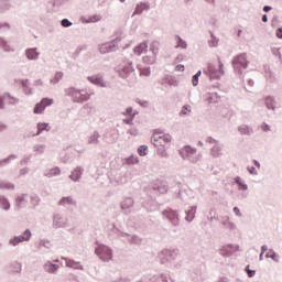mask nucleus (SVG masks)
Instances as JSON below:
<instances>
[{
	"label": "nucleus",
	"mask_w": 282,
	"mask_h": 282,
	"mask_svg": "<svg viewBox=\"0 0 282 282\" xmlns=\"http://www.w3.org/2000/svg\"><path fill=\"white\" fill-rule=\"evenodd\" d=\"M133 206H135V200L131 196L123 198L120 203V209L123 215H131V208H133Z\"/></svg>",
	"instance_id": "ddd939ff"
},
{
	"label": "nucleus",
	"mask_w": 282,
	"mask_h": 282,
	"mask_svg": "<svg viewBox=\"0 0 282 282\" xmlns=\"http://www.w3.org/2000/svg\"><path fill=\"white\" fill-rule=\"evenodd\" d=\"M220 99L221 97L218 93H208L206 97L207 102L210 105L219 102Z\"/></svg>",
	"instance_id": "f704fd0d"
},
{
	"label": "nucleus",
	"mask_w": 282,
	"mask_h": 282,
	"mask_svg": "<svg viewBox=\"0 0 282 282\" xmlns=\"http://www.w3.org/2000/svg\"><path fill=\"white\" fill-rule=\"evenodd\" d=\"M33 151H35V153H45V144H35Z\"/></svg>",
	"instance_id": "774afa93"
},
{
	"label": "nucleus",
	"mask_w": 282,
	"mask_h": 282,
	"mask_svg": "<svg viewBox=\"0 0 282 282\" xmlns=\"http://www.w3.org/2000/svg\"><path fill=\"white\" fill-rule=\"evenodd\" d=\"M83 173H85V169L83 166H77L70 172L68 176L72 182H80V177H83Z\"/></svg>",
	"instance_id": "a211bd4d"
},
{
	"label": "nucleus",
	"mask_w": 282,
	"mask_h": 282,
	"mask_svg": "<svg viewBox=\"0 0 282 282\" xmlns=\"http://www.w3.org/2000/svg\"><path fill=\"white\" fill-rule=\"evenodd\" d=\"M45 112V106L43 105L42 99L35 104L34 108H33V113H35L36 116H41V113Z\"/></svg>",
	"instance_id": "4c0bfd02"
},
{
	"label": "nucleus",
	"mask_w": 282,
	"mask_h": 282,
	"mask_svg": "<svg viewBox=\"0 0 282 282\" xmlns=\"http://www.w3.org/2000/svg\"><path fill=\"white\" fill-rule=\"evenodd\" d=\"M245 272L247 273L249 279H253V276H256V274H257V270L250 269V264H247L245 267Z\"/></svg>",
	"instance_id": "bf43d9fd"
},
{
	"label": "nucleus",
	"mask_w": 282,
	"mask_h": 282,
	"mask_svg": "<svg viewBox=\"0 0 282 282\" xmlns=\"http://www.w3.org/2000/svg\"><path fill=\"white\" fill-rule=\"evenodd\" d=\"M162 216L165 217V219H167V221H170L172 226L174 227L180 226V214L177 213V210L171 207H167L162 212Z\"/></svg>",
	"instance_id": "0eeeda50"
},
{
	"label": "nucleus",
	"mask_w": 282,
	"mask_h": 282,
	"mask_svg": "<svg viewBox=\"0 0 282 282\" xmlns=\"http://www.w3.org/2000/svg\"><path fill=\"white\" fill-rule=\"evenodd\" d=\"M161 85H171L172 87H177L180 85V80H177L176 76L165 75L161 82Z\"/></svg>",
	"instance_id": "5701e85b"
},
{
	"label": "nucleus",
	"mask_w": 282,
	"mask_h": 282,
	"mask_svg": "<svg viewBox=\"0 0 282 282\" xmlns=\"http://www.w3.org/2000/svg\"><path fill=\"white\" fill-rule=\"evenodd\" d=\"M195 215H197V205H193L185 210V221H187V224H192L195 219Z\"/></svg>",
	"instance_id": "412c9836"
},
{
	"label": "nucleus",
	"mask_w": 282,
	"mask_h": 282,
	"mask_svg": "<svg viewBox=\"0 0 282 282\" xmlns=\"http://www.w3.org/2000/svg\"><path fill=\"white\" fill-rule=\"evenodd\" d=\"M95 254L105 263L113 259V250L105 243H98V247L95 249Z\"/></svg>",
	"instance_id": "20e7f679"
},
{
	"label": "nucleus",
	"mask_w": 282,
	"mask_h": 282,
	"mask_svg": "<svg viewBox=\"0 0 282 282\" xmlns=\"http://www.w3.org/2000/svg\"><path fill=\"white\" fill-rule=\"evenodd\" d=\"M111 232H113V235H120V237H131V234L120 230L116 224H112Z\"/></svg>",
	"instance_id": "37998d69"
},
{
	"label": "nucleus",
	"mask_w": 282,
	"mask_h": 282,
	"mask_svg": "<svg viewBox=\"0 0 282 282\" xmlns=\"http://www.w3.org/2000/svg\"><path fill=\"white\" fill-rule=\"evenodd\" d=\"M156 153L161 158H169V153H166V145H162L161 148H156Z\"/></svg>",
	"instance_id": "052dcab7"
},
{
	"label": "nucleus",
	"mask_w": 282,
	"mask_h": 282,
	"mask_svg": "<svg viewBox=\"0 0 282 282\" xmlns=\"http://www.w3.org/2000/svg\"><path fill=\"white\" fill-rule=\"evenodd\" d=\"M122 41L121 36H116L113 40L98 45V52L101 54H111V52H118V43Z\"/></svg>",
	"instance_id": "39448f33"
},
{
	"label": "nucleus",
	"mask_w": 282,
	"mask_h": 282,
	"mask_svg": "<svg viewBox=\"0 0 282 282\" xmlns=\"http://www.w3.org/2000/svg\"><path fill=\"white\" fill-rule=\"evenodd\" d=\"M0 47L3 50V52H12V47H10V44H8V41L0 36Z\"/></svg>",
	"instance_id": "de8ad7c7"
},
{
	"label": "nucleus",
	"mask_w": 282,
	"mask_h": 282,
	"mask_svg": "<svg viewBox=\"0 0 282 282\" xmlns=\"http://www.w3.org/2000/svg\"><path fill=\"white\" fill-rule=\"evenodd\" d=\"M63 217H61L59 214L54 215L53 217V228H67V223L66 221H61Z\"/></svg>",
	"instance_id": "cd10ccee"
},
{
	"label": "nucleus",
	"mask_w": 282,
	"mask_h": 282,
	"mask_svg": "<svg viewBox=\"0 0 282 282\" xmlns=\"http://www.w3.org/2000/svg\"><path fill=\"white\" fill-rule=\"evenodd\" d=\"M19 156L17 154H10L4 159L0 160V169H3V166H8L12 160H17Z\"/></svg>",
	"instance_id": "e433bc0d"
},
{
	"label": "nucleus",
	"mask_w": 282,
	"mask_h": 282,
	"mask_svg": "<svg viewBox=\"0 0 282 282\" xmlns=\"http://www.w3.org/2000/svg\"><path fill=\"white\" fill-rule=\"evenodd\" d=\"M24 54L28 61H39V56H41V53L36 47L26 48Z\"/></svg>",
	"instance_id": "6ab92c4d"
},
{
	"label": "nucleus",
	"mask_w": 282,
	"mask_h": 282,
	"mask_svg": "<svg viewBox=\"0 0 282 282\" xmlns=\"http://www.w3.org/2000/svg\"><path fill=\"white\" fill-rule=\"evenodd\" d=\"M178 256L180 249H163L159 253L158 259L161 265H165V268H171L172 265H175V260Z\"/></svg>",
	"instance_id": "f03ea898"
},
{
	"label": "nucleus",
	"mask_w": 282,
	"mask_h": 282,
	"mask_svg": "<svg viewBox=\"0 0 282 282\" xmlns=\"http://www.w3.org/2000/svg\"><path fill=\"white\" fill-rule=\"evenodd\" d=\"M195 153H197V148H193L188 144L178 150V155H181L183 160H188V162L193 163L197 162V159L193 158Z\"/></svg>",
	"instance_id": "6e6552de"
},
{
	"label": "nucleus",
	"mask_w": 282,
	"mask_h": 282,
	"mask_svg": "<svg viewBox=\"0 0 282 282\" xmlns=\"http://www.w3.org/2000/svg\"><path fill=\"white\" fill-rule=\"evenodd\" d=\"M66 261V268H72L73 270H85V267L80 262L72 260L69 258H62Z\"/></svg>",
	"instance_id": "a878e982"
},
{
	"label": "nucleus",
	"mask_w": 282,
	"mask_h": 282,
	"mask_svg": "<svg viewBox=\"0 0 282 282\" xmlns=\"http://www.w3.org/2000/svg\"><path fill=\"white\" fill-rule=\"evenodd\" d=\"M191 111V105L186 104L182 107L181 111L178 112V116H188Z\"/></svg>",
	"instance_id": "4d7b16f0"
},
{
	"label": "nucleus",
	"mask_w": 282,
	"mask_h": 282,
	"mask_svg": "<svg viewBox=\"0 0 282 282\" xmlns=\"http://www.w3.org/2000/svg\"><path fill=\"white\" fill-rule=\"evenodd\" d=\"M271 53L273 54V56H276L282 63L281 47H272Z\"/></svg>",
	"instance_id": "0e129e2a"
},
{
	"label": "nucleus",
	"mask_w": 282,
	"mask_h": 282,
	"mask_svg": "<svg viewBox=\"0 0 282 282\" xmlns=\"http://www.w3.org/2000/svg\"><path fill=\"white\" fill-rule=\"evenodd\" d=\"M239 245L227 243L219 249V254L220 257L228 259L232 257V254H235L236 252H239Z\"/></svg>",
	"instance_id": "9d476101"
},
{
	"label": "nucleus",
	"mask_w": 282,
	"mask_h": 282,
	"mask_svg": "<svg viewBox=\"0 0 282 282\" xmlns=\"http://www.w3.org/2000/svg\"><path fill=\"white\" fill-rule=\"evenodd\" d=\"M32 239V230L26 228L20 236H13L9 240V246H19V243H23L25 241H30Z\"/></svg>",
	"instance_id": "1a4fd4ad"
},
{
	"label": "nucleus",
	"mask_w": 282,
	"mask_h": 282,
	"mask_svg": "<svg viewBox=\"0 0 282 282\" xmlns=\"http://www.w3.org/2000/svg\"><path fill=\"white\" fill-rule=\"evenodd\" d=\"M263 100H264V105H265L267 109H269L271 111L276 110V99L274 98V96L267 95V96H264Z\"/></svg>",
	"instance_id": "aec40b11"
},
{
	"label": "nucleus",
	"mask_w": 282,
	"mask_h": 282,
	"mask_svg": "<svg viewBox=\"0 0 282 282\" xmlns=\"http://www.w3.org/2000/svg\"><path fill=\"white\" fill-rule=\"evenodd\" d=\"M147 52H149V43L147 41H144L133 47V53L137 56H142V54H144Z\"/></svg>",
	"instance_id": "b1692460"
},
{
	"label": "nucleus",
	"mask_w": 282,
	"mask_h": 282,
	"mask_svg": "<svg viewBox=\"0 0 282 282\" xmlns=\"http://www.w3.org/2000/svg\"><path fill=\"white\" fill-rule=\"evenodd\" d=\"M160 140L163 142L164 147H166V144L171 143L173 137H171L169 133H164L162 137H160Z\"/></svg>",
	"instance_id": "680f3d73"
},
{
	"label": "nucleus",
	"mask_w": 282,
	"mask_h": 282,
	"mask_svg": "<svg viewBox=\"0 0 282 282\" xmlns=\"http://www.w3.org/2000/svg\"><path fill=\"white\" fill-rule=\"evenodd\" d=\"M248 65H250V61H248V53L237 54L231 59V67L239 78L243 76V69H248Z\"/></svg>",
	"instance_id": "f257e3e1"
},
{
	"label": "nucleus",
	"mask_w": 282,
	"mask_h": 282,
	"mask_svg": "<svg viewBox=\"0 0 282 282\" xmlns=\"http://www.w3.org/2000/svg\"><path fill=\"white\" fill-rule=\"evenodd\" d=\"M210 153H212L213 158H220V155H221V148L219 145H214L210 149Z\"/></svg>",
	"instance_id": "864d4df0"
},
{
	"label": "nucleus",
	"mask_w": 282,
	"mask_h": 282,
	"mask_svg": "<svg viewBox=\"0 0 282 282\" xmlns=\"http://www.w3.org/2000/svg\"><path fill=\"white\" fill-rule=\"evenodd\" d=\"M142 61L145 65H153L155 63V55L153 56L145 55L142 57Z\"/></svg>",
	"instance_id": "6e6d98bb"
},
{
	"label": "nucleus",
	"mask_w": 282,
	"mask_h": 282,
	"mask_svg": "<svg viewBox=\"0 0 282 282\" xmlns=\"http://www.w3.org/2000/svg\"><path fill=\"white\" fill-rule=\"evenodd\" d=\"M61 174V167L54 166L48 172H46L44 175L45 177H56L57 175Z\"/></svg>",
	"instance_id": "79ce46f5"
},
{
	"label": "nucleus",
	"mask_w": 282,
	"mask_h": 282,
	"mask_svg": "<svg viewBox=\"0 0 282 282\" xmlns=\"http://www.w3.org/2000/svg\"><path fill=\"white\" fill-rule=\"evenodd\" d=\"M234 182L238 185V191H248V184L241 176L234 177Z\"/></svg>",
	"instance_id": "473e14b6"
},
{
	"label": "nucleus",
	"mask_w": 282,
	"mask_h": 282,
	"mask_svg": "<svg viewBox=\"0 0 282 282\" xmlns=\"http://www.w3.org/2000/svg\"><path fill=\"white\" fill-rule=\"evenodd\" d=\"M151 144H153V147H155V149H160L161 147H164V143L162 141V139L158 138H151Z\"/></svg>",
	"instance_id": "5fc2aeb1"
},
{
	"label": "nucleus",
	"mask_w": 282,
	"mask_h": 282,
	"mask_svg": "<svg viewBox=\"0 0 282 282\" xmlns=\"http://www.w3.org/2000/svg\"><path fill=\"white\" fill-rule=\"evenodd\" d=\"M202 77V70H197L195 75L192 76V85L193 87H197L199 85V78Z\"/></svg>",
	"instance_id": "3c124183"
},
{
	"label": "nucleus",
	"mask_w": 282,
	"mask_h": 282,
	"mask_svg": "<svg viewBox=\"0 0 282 282\" xmlns=\"http://www.w3.org/2000/svg\"><path fill=\"white\" fill-rule=\"evenodd\" d=\"M152 191L156 195H165V193H169V183L166 181L156 180L152 184Z\"/></svg>",
	"instance_id": "9b49d317"
},
{
	"label": "nucleus",
	"mask_w": 282,
	"mask_h": 282,
	"mask_svg": "<svg viewBox=\"0 0 282 282\" xmlns=\"http://www.w3.org/2000/svg\"><path fill=\"white\" fill-rule=\"evenodd\" d=\"M102 20V15L100 14H93L88 19L82 18L83 23H98Z\"/></svg>",
	"instance_id": "c9c22d12"
},
{
	"label": "nucleus",
	"mask_w": 282,
	"mask_h": 282,
	"mask_svg": "<svg viewBox=\"0 0 282 282\" xmlns=\"http://www.w3.org/2000/svg\"><path fill=\"white\" fill-rule=\"evenodd\" d=\"M100 133L98 131H94L93 134L88 139V144H98L100 140Z\"/></svg>",
	"instance_id": "a18cd8bd"
},
{
	"label": "nucleus",
	"mask_w": 282,
	"mask_h": 282,
	"mask_svg": "<svg viewBox=\"0 0 282 282\" xmlns=\"http://www.w3.org/2000/svg\"><path fill=\"white\" fill-rule=\"evenodd\" d=\"M0 208L1 210H10L12 208V205L10 204V199L6 195H0Z\"/></svg>",
	"instance_id": "c756f323"
},
{
	"label": "nucleus",
	"mask_w": 282,
	"mask_h": 282,
	"mask_svg": "<svg viewBox=\"0 0 282 282\" xmlns=\"http://www.w3.org/2000/svg\"><path fill=\"white\" fill-rule=\"evenodd\" d=\"M0 188L6 191H14L15 185L13 183L2 181L0 182Z\"/></svg>",
	"instance_id": "49530a36"
},
{
	"label": "nucleus",
	"mask_w": 282,
	"mask_h": 282,
	"mask_svg": "<svg viewBox=\"0 0 282 282\" xmlns=\"http://www.w3.org/2000/svg\"><path fill=\"white\" fill-rule=\"evenodd\" d=\"M129 243L134 245V246H140L142 243V238H139L138 235H132L128 239Z\"/></svg>",
	"instance_id": "603ef678"
},
{
	"label": "nucleus",
	"mask_w": 282,
	"mask_h": 282,
	"mask_svg": "<svg viewBox=\"0 0 282 282\" xmlns=\"http://www.w3.org/2000/svg\"><path fill=\"white\" fill-rule=\"evenodd\" d=\"M238 131L241 135H252V133H254V130L248 124L239 126Z\"/></svg>",
	"instance_id": "7c9ffc66"
},
{
	"label": "nucleus",
	"mask_w": 282,
	"mask_h": 282,
	"mask_svg": "<svg viewBox=\"0 0 282 282\" xmlns=\"http://www.w3.org/2000/svg\"><path fill=\"white\" fill-rule=\"evenodd\" d=\"M6 99L13 100L9 101V105H17L19 102V98L13 97L10 93H3V95H0V109H6Z\"/></svg>",
	"instance_id": "4468645a"
},
{
	"label": "nucleus",
	"mask_w": 282,
	"mask_h": 282,
	"mask_svg": "<svg viewBox=\"0 0 282 282\" xmlns=\"http://www.w3.org/2000/svg\"><path fill=\"white\" fill-rule=\"evenodd\" d=\"M39 246L41 248H46L47 250H50V248H52V242L47 239H41Z\"/></svg>",
	"instance_id": "e2e57ef3"
},
{
	"label": "nucleus",
	"mask_w": 282,
	"mask_h": 282,
	"mask_svg": "<svg viewBox=\"0 0 282 282\" xmlns=\"http://www.w3.org/2000/svg\"><path fill=\"white\" fill-rule=\"evenodd\" d=\"M139 163H140V158H138V155H133V154L126 158V160H124V164H128L129 166H133Z\"/></svg>",
	"instance_id": "58836bf2"
},
{
	"label": "nucleus",
	"mask_w": 282,
	"mask_h": 282,
	"mask_svg": "<svg viewBox=\"0 0 282 282\" xmlns=\"http://www.w3.org/2000/svg\"><path fill=\"white\" fill-rule=\"evenodd\" d=\"M115 72L118 74L119 78L127 80L135 72L133 67V62L129 61L126 64H120L119 66L115 67Z\"/></svg>",
	"instance_id": "423d86ee"
},
{
	"label": "nucleus",
	"mask_w": 282,
	"mask_h": 282,
	"mask_svg": "<svg viewBox=\"0 0 282 282\" xmlns=\"http://www.w3.org/2000/svg\"><path fill=\"white\" fill-rule=\"evenodd\" d=\"M203 74L208 76L209 80H221V76H224V74H221L217 67L210 64L208 65L207 69H203Z\"/></svg>",
	"instance_id": "f8f14e48"
},
{
	"label": "nucleus",
	"mask_w": 282,
	"mask_h": 282,
	"mask_svg": "<svg viewBox=\"0 0 282 282\" xmlns=\"http://www.w3.org/2000/svg\"><path fill=\"white\" fill-rule=\"evenodd\" d=\"M148 10H151V4L149 2H140L135 6L132 17H138Z\"/></svg>",
	"instance_id": "f3484780"
},
{
	"label": "nucleus",
	"mask_w": 282,
	"mask_h": 282,
	"mask_svg": "<svg viewBox=\"0 0 282 282\" xmlns=\"http://www.w3.org/2000/svg\"><path fill=\"white\" fill-rule=\"evenodd\" d=\"M66 204L68 206H76V200L72 196H64L58 200V206H65Z\"/></svg>",
	"instance_id": "2f4dec72"
},
{
	"label": "nucleus",
	"mask_w": 282,
	"mask_h": 282,
	"mask_svg": "<svg viewBox=\"0 0 282 282\" xmlns=\"http://www.w3.org/2000/svg\"><path fill=\"white\" fill-rule=\"evenodd\" d=\"M85 50H87V45L85 44L77 46L75 52L72 54L70 58H73V61H76L78 56H80V52H85Z\"/></svg>",
	"instance_id": "c03bdc74"
},
{
	"label": "nucleus",
	"mask_w": 282,
	"mask_h": 282,
	"mask_svg": "<svg viewBox=\"0 0 282 282\" xmlns=\"http://www.w3.org/2000/svg\"><path fill=\"white\" fill-rule=\"evenodd\" d=\"M61 25H62V28H72V25H74V22L70 21V20L67 19V18H64V19L61 21Z\"/></svg>",
	"instance_id": "338daca9"
},
{
	"label": "nucleus",
	"mask_w": 282,
	"mask_h": 282,
	"mask_svg": "<svg viewBox=\"0 0 282 282\" xmlns=\"http://www.w3.org/2000/svg\"><path fill=\"white\" fill-rule=\"evenodd\" d=\"M63 80V72H56L54 77L51 79L52 85H58Z\"/></svg>",
	"instance_id": "8fccbe9b"
},
{
	"label": "nucleus",
	"mask_w": 282,
	"mask_h": 282,
	"mask_svg": "<svg viewBox=\"0 0 282 282\" xmlns=\"http://www.w3.org/2000/svg\"><path fill=\"white\" fill-rule=\"evenodd\" d=\"M66 96H70L73 98V102H87L91 98L87 90L85 89H77L76 87H69L65 89Z\"/></svg>",
	"instance_id": "7ed1b4c3"
},
{
	"label": "nucleus",
	"mask_w": 282,
	"mask_h": 282,
	"mask_svg": "<svg viewBox=\"0 0 282 282\" xmlns=\"http://www.w3.org/2000/svg\"><path fill=\"white\" fill-rule=\"evenodd\" d=\"M28 194H21L15 196V204L18 208H25L28 206Z\"/></svg>",
	"instance_id": "bb28decb"
},
{
	"label": "nucleus",
	"mask_w": 282,
	"mask_h": 282,
	"mask_svg": "<svg viewBox=\"0 0 282 282\" xmlns=\"http://www.w3.org/2000/svg\"><path fill=\"white\" fill-rule=\"evenodd\" d=\"M176 39L180 43L178 47H181V50H186V47H188V43H186V41L182 39V36L176 35Z\"/></svg>",
	"instance_id": "69168bd1"
},
{
	"label": "nucleus",
	"mask_w": 282,
	"mask_h": 282,
	"mask_svg": "<svg viewBox=\"0 0 282 282\" xmlns=\"http://www.w3.org/2000/svg\"><path fill=\"white\" fill-rule=\"evenodd\" d=\"M14 83H20L25 96H32L33 91L30 87V79H14Z\"/></svg>",
	"instance_id": "4be33fe9"
},
{
	"label": "nucleus",
	"mask_w": 282,
	"mask_h": 282,
	"mask_svg": "<svg viewBox=\"0 0 282 282\" xmlns=\"http://www.w3.org/2000/svg\"><path fill=\"white\" fill-rule=\"evenodd\" d=\"M87 82L91 83V85H96L97 87H107V82L101 75H91L87 77Z\"/></svg>",
	"instance_id": "2eb2a0df"
},
{
	"label": "nucleus",
	"mask_w": 282,
	"mask_h": 282,
	"mask_svg": "<svg viewBox=\"0 0 282 282\" xmlns=\"http://www.w3.org/2000/svg\"><path fill=\"white\" fill-rule=\"evenodd\" d=\"M41 100H42V104L44 105L45 109H47V107H52V105H54L53 98L43 97Z\"/></svg>",
	"instance_id": "13d9d810"
},
{
	"label": "nucleus",
	"mask_w": 282,
	"mask_h": 282,
	"mask_svg": "<svg viewBox=\"0 0 282 282\" xmlns=\"http://www.w3.org/2000/svg\"><path fill=\"white\" fill-rule=\"evenodd\" d=\"M265 259H271L275 263H279L281 256L274 251V249H269V251L264 254Z\"/></svg>",
	"instance_id": "72a5a7b5"
},
{
	"label": "nucleus",
	"mask_w": 282,
	"mask_h": 282,
	"mask_svg": "<svg viewBox=\"0 0 282 282\" xmlns=\"http://www.w3.org/2000/svg\"><path fill=\"white\" fill-rule=\"evenodd\" d=\"M36 132L32 134V138H39L44 131H52V127L47 122H37Z\"/></svg>",
	"instance_id": "dca6fc26"
},
{
	"label": "nucleus",
	"mask_w": 282,
	"mask_h": 282,
	"mask_svg": "<svg viewBox=\"0 0 282 282\" xmlns=\"http://www.w3.org/2000/svg\"><path fill=\"white\" fill-rule=\"evenodd\" d=\"M12 8V3H10V0H0V12H8Z\"/></svg>",
	"instance_id": "a19ab883"
},
{
	"label": "nucleus",
	"mask_w": 282,
	"mask_h": 282,
	"mask_svg": "<svg viewBox=\"0 0 282 282\" xmlns=\"http://www.w3.org/2000/svg\"><path fill=\"white\" fill-rule=\"evenodd\" d=\"M7 268H9L11 274H21L23 265L19 261L10 262Z\"/></svg>",
	"instance_id": "393cba45"
},
{
	"label": "nucleus",
	"mask_w": 282,
	"mask_h": 282,
	"mask_svg": "<svg viewBox=\"0 0 282 282\" xmlns=\"http://www.w3.org/2000/svg\"><path fill=\"white\" fill-rule=\"evenodd\" d=\"M58 268H59V265L52 261H47L44 264L45 272H48L50 274H56V272H58Z\"/></svg>",
	"instance_id": "c85d7f7f"
},
{
	"label": "nucleus",
	"mask_w": 282,
	"mask_h": 282,
	"mask_svg": "<svg viewBox=\"0 0 282 282\" xmlns=\"http://www.w3.org/2000/svg\"><path fill=\"white\" fill-rule=\"evenodd\" d=\"M137 153L138 155H140V158H147V155H149V145L147 144L139 145L137 149Z\"/></svg>",
	"instance_id": "ea45409f"
},
{
	"label": "nucleus",
	"mask_w": 282,
	"mask_h": 282,
	"mask_svg": "<svg viewBox=\"0 0 282 282\" xmlns=\"http://www.w3.org/2000/svg\"><path fill=\"white\" fill-rule=\"evenodd\" d=\"M30 199L33 208H36L41 204V197L37 194H31Z\"/></svg>",
	"instance_id": "09e8293b"
}]
</instances>
